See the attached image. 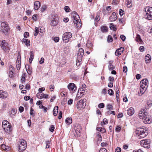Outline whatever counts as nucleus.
Returning <instances> with one entry per match:
<instances>
[{"label":"nucleus","instance_id":"obj_19","mask_svg":"<svg viewBox=\"0 0 152 152\" xmlns=\"http://www.w3.org/2000/svg\"><path fill=\"white\" fill-rule=\"evenodd\" d=\"M151 58V56L149 54H147L145 57V61L146 63H150Z\"/></svg>","mask_w":152,"mask_h":152},{"label":"nucleus","instance_id":"obj_12","mask_svg":"<svg viewBox=\"0 0 152 152\" xmlns=\"http://www.w3.org/2000/svg\"><path fill=\"white\" fill-rule=\"evenodd\" d=\"M72 37V34L70 32H66L64 33L62 36V39L64 40L69 39Z\"/></svg>","mask_w":152,"mask_h":152},{"label":"nucleus","instance_id":"obj_35","mask_svg":"<svg viewBox=\"0 0 152 152\" xmlns=\"http://www.w3.org/2000/svg\"><path fill=\"white\" fill-rule=\"evenodd\" d=\"M1 147L2 149H3L6 151H8L9 150L8 146H7L4 144H2L1 145Z\"/></svg>","mask_w":152,"mask_h":152},{"label":"nucleus","instance_id":"obj_3","mask_svg":"<svg viewBox=\"0 0 152 152\" xmlns=\"http://www.w3.org/2000/svg\"><path fill=\"white\" fill-rule=\"evenodd\" d=\"M10 30V27L7 23L5 22L1 23L0 26V32L6 35Z\"/></svg>","mask_w":152,"mask_h":152},{"label":"nucleus","instance_id":"obj_59","mask_svg":"<svg viewBox=\"0 0 152 152\" xmlns=\"http://www.w3.org/2000/svg\"><path fill=\"white\" fill-rule=\"evenodd\" d=\"M152 102L151 100L149 101L147 103V105L149 107H150L152 105Z\"/></svg>","mask_w":152,"mask_h":152},{"label":"nucleus","instance_id":"obj_42","mask_svg":"<svg viewBox=\"0 0 152 152\" xmlns=\"http://www.w3.org/2000/svg\"><path fill=\"white\" fill-rule=\"evenodd\" d=\"M108 93L109 95L112 96L113 95L114 91L112 89H110L108 90Z\"/></svg>","mask_w":152,"mask_h":152},{"label":"nucleus","instance_id":"obj_40","mask_svg":"<svg viewBox=\"0 0 152 152\" xmlns=\"http://www.w3.org/2000/svg\"><path fill=\"white\" fill-rule=\"evenodd\" d=\"M82 59L79 60L78 58H77L76 60L77 63H76V65L77 66H79L80 64L81 63V61Z\"/></svg>","mask_w":152,"mask_h":152},{"label":"nucleus","instance_id":"obj_61","mask_svg":"<svg viewBox=\"0 0 152 152\" xmlns=\"http://www.w3.org/2000/svg\"><path fill=\"white\" fill-rule=\"evenodd\" d=\"M59 40V38L58 37H56L54 38V40L56 42H58Z\"/></svg>","mask_w":152,"mask_h":152},{"label":"nucleus","instance_id":"obj_58","mask_svg":"<svg viewBox=\"0 0 152 152\" xmlns=\"http://www.w3.org/2000/svg\"><path fill=\"white\" fill-rule=\"evenodd\" d=\"M100 19V17L98 15H97L96 16L95 18V20L96 21V22H98L99 21V20Z\"/></svg>","mask_w":152,"mask_h":152},{"label":"nucleus","instance_id":"obj_5","mask_svg":"<svg viewBox=\"0 0 152 152\" xmlns=\"http://www.w3.org/2000/svg\"><path fill=\"white\" fill-rule=\"evenodd\" d=\"M7 43L4 40H1L0 41V45L3 50L6 53L8 52L10 50Z\"/></svg>","mask_w":152,"mask_h":152},{"label":"nucleus","instance_id":"obj_14","mask_svg":"<svg viewBox=\"0 0 152 152\" xmlns=\"http://www.w3.org/2000/svg\"><path fill=\"white\" fill-rule=\"evenodd\" d=\"M36 96L38 98L40 99L43 98L47 99L48 97V95L47 94H45L42 92H39L37 94Z\"/></svg>","mask_w":152,"mask_h":152},{"label":"nucleus","instance_id":"obj_50","mask_svg":"<svg viewBox=\"0 0 152 152\" xmlns=\"http://www.w3.org/2000/svg\"><path fill=\"white\" fill-rule=\"evenodd\" d=\"M124 11L121 9H120L119 11V14L121 16H122L124 14Z\"/></svg>","mask_w":152,"mask_h":152},{"label":"nucleus","instance_id":"obj_6","mask_svg":"<svg viewBox=\"0 0 152 152\" xmlns=\"http://www.w3.org/2000/svg\"><path fill=\"white\" fill-rule=\"evenodd\" d=\"M144 10L146 12L147 19L149 20H152V7L149 6H146Z\"/></svg>","mask_w":152,"mask_h":152},{"label":"nucleus","instance_id":"obj_64","mask_svg":"<svg viewBox=\"0 0 152 152\" xmlns=\"http://www.w3.org/2000/svg\"><path fill=\"white\" fill-rule=\"evenodd\" d=\"M139 50L141 52H143L144 50V48L143 46H141L139 48Z\"/></svg>","mask_w":152,"mask_h":152},{"label":"nucleus","instance_id":"obj_21","mask_svg":"<svg viewBox=\"0 0 152 152\" xmlns=\"http://www.w3.org/2000/svg\"><path fill=\"white\" fill-rule=\"evenodd\" d=\"M21 64V57L20 53L19 52L18 54L17 59L16 61V64Z\"/></svg>","mask_w":152,"mask_h":152},{"label":"nucleus","instance_id":"obj_4","mask_svg":"<svg viewBox=\"0 0 152 152\" xmlns=\"http://www.w3.org/2000/svg\"><path fill=\"white\" fill-rule=\"evenodd\" d=\"M72 15L74 23L76 24L78 28L80 27L81 23V20L80 19L79 15L75 11H73L72 12Z\"/></svg>","mask_w":152,"mask_h":152},{"label":"nucleus","instance_id":"obj_52","mask_svg":"<svg viewBox=\"0 0 152 152\" xmlns=\"http://www.w3.org/2000/svg\"><path fill=\"white\" fill-rule=\"evenodd\" d=\"M121 130V127L120 126H118L116 127L115 129V131L117 132H119Z\"/></svg>","mask_w":152,"mask_h":152},{"label":"nucleus","instance_id":"obj_8","mask_svg":"<svg viewBox=\"0 0 152 152\" xmlns=\"http://www.w3.org/2000/svg\"><path fill=\"white\" fill-rule=\"evenodd\" d=\"M86 100L85 99L80 100L77 104V108L79 110L84 108L86 105Z\"/></svg>","mask_w":152,"mask_h":152},{"label":"nucleus","instance_id":"obj_51","mask_svg":"<svg viewBox=\"0 0 152 152\" xmlns=\"http://www.w3.org/2000/svg\"><path fill=\"white\" fill-rule=\"evenodd\" d=\"M70 10V8L68 6H66L64 7V10L66 12H69Z\"/></svg>","mask_w":152,"mask_h":152},{"label":"nucleus","instance_id":"obj_26","mask_svg":"<svg viewBox=\"0 0 152 152\" xmlns=\"http://www.w3.org/2000/svg\"><path fill=\"white\" fill-rule=\"evenodd\" d=\"M58 106L55 107L53 109V114L54 116H56L58 113Z\"/></svg>","mask_w":152,"mask_h":152},{"label":"nucleus","instance_id":"obj_16","mask_svg":"<svg viewBox=\"0 0 152 152\" xmlns=\"http://www.w3.org/2000/svg\"><path fill=\"white\" fill-rule=\"evenodd\" d=\"M84 53V50L83 48H80L79 49V52L77 53V58L79 60L82 59V57Z\"/></svg>","mask_w":152,"mask_h":152},{"label":"nucleus","instance_id":"obj_55","mask_svg":"<svg viewBox=\"0 0 152 152\" xmlns=\"http://www.w3.org/2000/svg\"><path fill=\"white\" fill-rule=\"evenodd\" d=\"M29 33L28 32H26L24 33V37L25 38H27L29 36Z\"/></svg>","mask_w":152,"mask_h":152},{"label":"nucleus","instance_id":"obj_60","mask_svg":"<svg viewBox=\"0 0 152 152\" xmlns=\"http://www.w3.org/2000/svg\"><path fill=\"white\" fill-rule=\"evenodd\" d=\"M107 151L106 149L104 148H101L99 151V152H106Z\"/></svg>","mask_w":152,"mask_h":152},{"label":"nucleus","instance_id":"obj_41","mask_svg":"<svg viewBox=\"0 0 152 152\" xmlns=\"http://www.w3.org/2000/svg\"><path fill=\"white\" fill-rule=\"evenodd\" d=\"M107 42H112L113 41V39L112 36L110 35H109L107 38Z\"/></svg>","mask_w":152,"mask_h":152},{"label":"nucleus","instance_id":"obj_49","mask_svg":"<svg viewBox=\"0 0 152 152\" xmlns=\"http://www.w3.org/2000/svg\"><path fill=\"white\" fill-rule=\"evenodd\" d=\"M116 98H117L119 96V91L118 89V88L117 89H116Z\"/></svg>","mask_w":152,"mask_h":152},{"label":"nucleus","instance_id":"obj_43","mask_svg":"<svg viewBox=\"0 0 152 152\" xmlns=\"http://www.w3.org/2000/svg\"><path fill=\"white\" fill-rule=\"evenodd\" d=\"M35 30L34 36H36L38 35L39 33V30L38 28L37 27H35Z\"/></svg>","mask_w":152,"mask_h":152},{"label":"nucleus","instance_id":"obj_54","mask_svg":"<svg viewBox=\"0 0 152 152\" xmlns=\"http://www.w3.org/2000/svg\"><path fill=\"white\" fill-rule=\"evenodd\" d=\"M107 90L105 88H103L102 91V94L105 95L107 94Z\"/></svg>","mask_w":152,"mask_h":152},{"label":"nucleus","instance_id":"obj_62","mask_svg":"<svg viewBox=\"0 0 152 152\" xmlns=\"http://www.w3.org/2000/svg\"><path fill=\"white\" fill-rule=\"evenodd\" d=\"M34 110L33 109V108H31L30 110V113L31 115H33V116H34Z\"/></svg>","mask_w":152,"mask_h":152},{"label":"nucleus","instance_id":"obj_32","mask_svg":"<svg viewBox=\"0 0 152 152\" xmlns=\"http://www.w3.org/2000/svg\"><path fill=\"white\" fill-rule=\"evenodd\" d=\"M86 47L90 49H91L93 47V44L90 42H88L86 44Z\"/></svg>","mask_w":152,"mask_h":152},{"label":"nucleus","instance_id":"obj_11","mask_svg":"<svg viewBox=\"0 0 152 152\" xmlns=\"http://www.w3.org/2000/svg\"><path fill=\"white\" fill-rule=\"evenodd\" d=\"M2 126L5 131L7 133L10 132L12 130L11 124H2Z\"/></svg>","mask_w":152,"mask_h":152},{"label":"nucleus","instance_id":"obj_25","mask_svg":"<svg viewBox=\"0 0 152 152\" xmlns=\"http://www.w3.org/2000/svg\"><path fill=\"white\" fill-rule=\"evenodd\" d=\"M126 3L128 7H131L132 5V0H126Z\"/></svg>","mask_w":152,"mask_h":152},{"label":"nucleus","instance_id":"obj_7","mask_svg":"<svg viewBox=\"0 0 152 152\" xmlns=\"http://www.w3.org/2000/svg\"><path fill=\"white\" fill-rule=\"evenodd\" d=\"M27 144L26 141L22 140L18 147V151L21 152L25 150L27 147Z\"/></svg>","mask_w":152,"mask_h":152},{"label":"nucleus","instance_id":"obj_34","mask_svg":"<svg viewBox=\"0 0 152 152\" xmlns=\"http://www.w3.org/2000/svg\"><path fill=\"white\" fill-rule=\"evenodd\" d=\"M17 112V110L16 109L13 108L10 111V116L11 117L14 115Z\"/></svg>","mask_w":152,"mask_h":152},{"label":"nucleus","instance_id":"obj_63","mask_svg":"<svg viewBox=\"0 0 152 152\" xmlns=\"http://www.w3.org/2000/svg\"><path fill=\"white\" fill-rule=\"evenodd\" d=\"M109 80L111 82H113L114 81V78L113 77L110 76L109 77Z\"/></svg>","mask_w":152,"mask_h":152},{"label":"nucleus","instance_id":"obj_18","mask_svg":"<svg viewBox=\"0 0 152 152\" xmlns=\"http://www.w3.org/2000/svg\"><path fill=\"white\" fill-rule=\"evenodd\" d=\"M124 48L122 47L117 50L115 53V54L116 56H119L121 54L124 50Z\"/></svg>","mask_w":152,"mask_h":152},{"label":"nucleus","instance_id":"obj_29","mask_svg":"<svg viewBox=\"0 0 152 152\" xmlns=\"http://www.w3.org/2000/svg\"><path fill=\"white\" fill-rule=\"evenodd\" d=\"M30 57L29 59V62L30 63H31L32 61L34 59V53L33 51H31L30 53Z\"/></svg>","mask_w":152,"mask_h":152},{"label":"nucleus","instance_id":"obj_39","mask_svg":"<svg viewBox=\"0 0 152 152\" xmlns=\"http://www.w3.org/2000/svg\"><path fill=\"white\" fill-rule=\"evenodd\" d=\"M110 28L111 29L113 30V31H116L117 30V28L115 27L113 23H110Z\"/></svg>","mask_w":152,"mask_h":152},{"label":"nucleus","instance_id":"obj_36","mask_svg":"<svg viewBox=\"0 0 152 152\" xmlns=\"http://www.w3.org/2000/svg\"><path fill=\"white\" fill-rule=\"evenodd\" d=\"M26 74L25 73L23 74L21 79V81L22 83L25 82L26 80Z\"/></svg>","mask_w":152,"mask_h":152},{"label":"nucleus","instance_id":"obj_30","mask_svg":"<svg viewBox=\"0 0 152 152\" xmlns=\"http://www.w3.org/2000/svg\"><path fill=\"white\" fill-rule=\"evenodd\" d=\"M58 21L55 18H53L51 22V25L54 26L57 25L58 24Z\"/></svg>","mask_w":152,"mask_h":152},{"label":"nucleus","instance_id":"obj_53","mask_svg":"<svg viewBox=\"0 0 152 152\" xmlns=\"http://www.w3.org/2000/svg\"><path fill=\"white\" fill-rule=\"evenodd\" d=\"M107 108L108 110H113V106L110 104H108L107 105Z\"/></svg>","mask_w":152,"mask_h":152},{"label":"nucleus","instance_id":"obj_2","mask_svg":"<svg viewBox=\"0 0 152 152\" xmlns=\"http://www.w3.org/2000/svg\"><path fill=\"white\" fill-rule=\"evenodd\" d=\"M136 133L139 138H142L145 137L148 134L147 129L146 128H139L137 129Z\"/></svg>","mask_w":152,"mask_h":152},{"label":"nucleus","instance_id":"obj_45","mask_svg":"<svg viewBox=\"0 0 152 152\" xmlns=\"http://www.w3.org/2000/svg\"><path fill=\"white\" fill-rule=\"evenodd\" d=\"M54 129H55L54 126L53 125H51L50 126L49 129V130L51 132H53Z\"/></svg>","mask_w":152,"mask_h":152},{"label":"nucleus","instance_id":"obj_44","mask_svg":"<svg viewBox=\"0 0 152 152\" xmlns=\"http://www.w3.org/2000/svg\"><path fill=\"white\" fill-rule=\"evenodd\" d=\"M75 127V131L76 130L77 131H79L80 130H79V129L78 128V127H79L80 126L79 124H75V125L74 126Z\"/></svg>","mask_w":152,"mask_h":152},{"label":"nucleus","instance_id":"obj_56","mask_svg":"<svg viewBox=\"0 0 152 152\" xmlns=\"http://www.w3.org/2000/svg\"><path fill=\"white\" fill-rule=\"evenodd\" d=\"M128 70L126 66H124L123 69V71L124 72L126 73L127 72Z\"/></svg>","mask_w":152,"mask_h":152},{"label":"nucleus","instance_id":"obj_17","mask_svg":"<svg viewBox=\"0 0 152 152\" xmlns=\"http://www.w3.org/2000/svg\"><path fill=\"white\" fill-rule=\"evenodd\" d=\"M117 18V16L116 15L115 12L112 13L111 16L109 18L111 22L115 21Z\"/></svg>","mask_w":152,"mask_h":152},{"label":"nucleus","instance_id":"obj_37","mask_svg":"<svg viewBox=\"0 0 152 152\" xmlns=\"http://www.w3.org/2000/svg\"><path fill=\"white\" fill-rule=\"evenodd\" d=\"M65 121L67 124H72V118L70 117H68L66 119Z\"/></svg>","mask_w":152,"mask_h":152},{"label":"nucleus","instance_id":"obj_57","mask_svg":"<svg viewBox=\"0 0 152 152\" xmlns=\"http://www.w3.org/2000/svg\"><path fill=\"white\" fill-rule=\"evenodd\" d=\"M120 37L123 41H124L126 39V37L123 35H121Z\"/></svg>","mask_w":152,"mask_h":152},{"label":"nucleus","instance_id":"obj_23","mask_svg":"<svg viewBox=\"0 0 152 152\" xmlns=\"http://www.w3.org/2000/svg\"><path fill=\"white\" fill-rule=\"evenodd\" d=\"M134 113V109L133 107L129 108L127 110V114L129 115H132Z\"/></svg>","mask_w":152,"mask_h":152},{"label":"nucleus","instance_id":"obj_20","mask_svg":"<svg viewBox=\"0 0 152 152\" xmlns=\"http://www.w3.org/2000/svg\"><path fill=\"white\" fill-rule=\"evenodd\" d=\"M40 3L38 1H35L34 3V9L35 10H38L40 7Z\"/></svg>","mask_w":152,"mask_h":152},{"label":"nucleus","instance_id":"obj_28","mask_svg":"<svg viewBox=\"0 0 152 152\" xmlns=\"http://www.w3.org/2000/svg\"><path fill=\"white\" fill-rule=\"evenodd\" d=\"M101 29L102 32H106L108 31L107 27L106 26H102L101 27Z\"/></svg>","mask_w":152,"mask_h":152},{"label":"nucleus","instance_id":"obj_1","mask_svg":"<svg viewBox=\"0 0 152 152\" xmlns=\"http://www.w3.org/2000/svg\"><path fill=\"white\" fill-rule=\"evenodd\" d=\"M148 113L144 109H142L139 112L138 116L140 119H144L145 124H151L152 123V118L151 115H148Z\"/></svg>","mask_w":152,"mask_h":152},{"label":"nucleus","instance_id":"obj_33","mask_svg":"<svg viewBox=\"0 0 152 152\" xmlns=\"http://www.w3.org/2000/svg\"><path fill=\"white\" fill-rule=\"evenodd\" d=\"M136 39L137 42H138L140 44L141 43V42H142V41L140 35L138 34H137Z\"/></svg>","mask_w":152,"mask_h":152},{"label":"nucleus","instance_id":"obj_31","mask_svg":"<svg viewBox=\"0 0 152 152\" xmlns=\"http://www.w3.org/2000/svg\"><path fill=\"white\" fill-rule=\"evenodd\" d=\"M109 65L108 66V69L110 70H113L115 69V67L114 66L112 65V61H110L109 63Z\"/></svg>","mask_w":152,"mask_h":152},{"label":"nucleus","instance_id":"obj_48","mask_svg":"<svg viewBox=\"0 0 152 152\" xmlns=\"http://www.w3.org/2000/svg\"><path fill=\"white\" fill-rule=\"evenodd\" d=\"M50 144V143L49 141H48L46 142V148H49Z\"/></svg>","mask_w":152,"mask_h":152},{"label":"nucleus","instance_id":"obj_47","mask_svg":"<svg viewBox=\"0 0 152 152\" xmlns=\"http://www.w3.org/2000/svg\"><path fill=\"white\" fill-rule=\"evenodd\" d=\"M98 107L100 108H103L104 107V104L103 103H100L99 104Z\"/></svg>","mask_w":152,"mask_h":152},{"label":"nucleus","instance_id":"obj_24","mask_svg":"<svg viewBox=\"0 0 152 152\" xmlns=\"http://www.w3.org/2000/svg\"><path fill=\"white\" fill-rule=\"evenodd\" d=\"M141 88L140 89V91L139 92V94L140 96L142 95L145 92L147 88H146L145 87H140Z\"/></svg>","mask_w":152,"mask_h":152},{"label":"nucleus","instance_id":"obj_10","mask_svg":"<svg viewBox=\"0 0 152 152\" xmlns=\"http://www.w3.org/2000/svg\"><path fill=\"white\" fill-rule=\"evenodd\" d=\"M67 88L71 93H74L77 90V87L73 83H70L68 84Z\"/></svg>","mask_w":152,"mask_h":152},{"label":"nucleus","instance_id":"obj_46","mask_svg":"<svg viewBox=\"0 0 152 152\" xmlns=\"http://www.w3.org/2000/svg\"><path fill=\"white\" fill-rule=\"evenodd\" d=\"M32 19L35 21L37 20V14H34L32 16Z\"/></svg>","mask_w":152,"mask_h":152},{"label":"nucleus","instance_id":"obj_9","mask_svg":"<svg viewBox=\"0 0 152 152\" xmlns=\"http://www.w3.org/2000/svg\"><path fill=\"white\" fill-rule=\"evenodd\" d=\"M140 145L145 148H148L150 147V142L147 140H143L140 142Z\"/></svg>","mask_w":152,"mask_h":152},{"label":"nucleus","instance_id":"obj_13","mask_svg":"<svg viewBox=\"0 0 152 152\" xmlns=\"http://www.w3.org/2000/svg\"><path fill=\"white\" fill-rule=\"evenodd\" d=\"M148 84V81L147 79L142 80L140 83V87H145L147 88Z\"/></svg>","mask_w":152,"mask_h":152},{"label":"nucleus","instance_id":"obj_27","mask_svg":"<svg viewBox=\"0 0 152 152\" xmlns=\"http://www.w3.org/2000/svg\"><path fill=\"white\" fill-rule=\"evenodd\" d=\"M25 67L28 74L29 75H31V73L32 71L31 70V69L30 68L29 65H25Z\"/></svg>","mask_w":152,"mask_h":152},{"label":"nucleus","instance_id":"obj_22","mask_svg":"<svg viewBox=\"0 0 152 152\" xmlns=\"http://www.w3.org/2000/svg\"><path fill=\"white\" fill-rule=\"evenodd\" d=\"M22 42L23 43H25L27 47L30 46V41L27 39L23 38L22 40Z\"/></svg>","mask_w":152,"mask_h":152},{"label":"nucleus","instance_id":"obj_38","mask_svg":"<svg viewBox=\"0 0 152 152\" xmlns=\"http://www.w3.org/2000/svg\"><path fill=\"white\" fill-rule=\"evenodd\" d=\"M9 77L11 78H13L15 76V74L12 70H10L9 72Z\"/></svg>","mask_w":152,"mask_h":152},{"label":"nucleus","instance_id":"obj_15","mask_svg":"<svg viewBox=\"0 0 152 152\" xmlns=\"http://www.w3.org/2000/svg\"><path fill=\"white\" fill-rule=\"evenodd\" d=\"M9 96L8 94L6 91L3 90L0 91V97L2 99H6Z\"/></svg>","mask_w":152,"mask_h":152}]
</instances>
